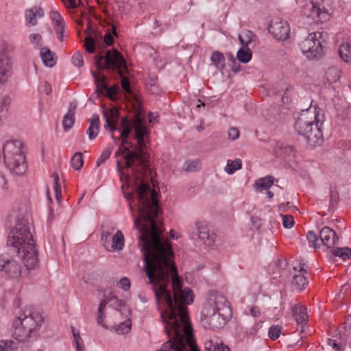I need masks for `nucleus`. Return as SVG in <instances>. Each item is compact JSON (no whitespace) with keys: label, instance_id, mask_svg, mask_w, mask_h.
Segmentation results:
<instances>
[{"label":"nucleus","instance_id":"obj_64","mask_svg":"<svg viewBox=\"0 0 351 351\" xmlns=\"http://www.w3.org/2000/svg\"><path fill=\"white\" fill-rule=\"evenodd\" d=\"M250 313L254 317H256L260 314L258 311H256L255 308H252L250 309Z\"/></svg>","mask_w":351,"mask_h":351},{"label":"nucleus","instance_id":"obj_56","mask_svg":"<svg viewBox=\"0 0 351 351\" xmlns=\"http://www.w3.org/2000/svg\"><path fill=\"white\" fill-rule=\"evenodd\" d=\"M104 318H105L104 311H101V312L98 311L97 319V324L101 326L102 327L106 328L107 326L104 322Z\"/></svg>","mask_w":351,"mask_h":351},{"label":"nucleus","instance_id":"obj_62","mask_svg":"<svg viewBox=\"0 0 351 351\" xmlns=\"http://www.w3.org/2000/svg\"><path fill=\"white\" fill-rule=\"evenodd\" d=\"M56 29V32L57 34V36H58V38L60 40H62L63 39V32H64V30H62L60 32L59 31H58V27H56L55 28Z\"/></svg>","mask_w":351,"mask_h":351},{"label":"nucleus","instance_id":"obj_5","mask_svg":"<svg viewBox=\"0 0 351 351\" xmlns=\"http://www.w3.org/2000/svg\"><path fill=\"white\" fill-rule=\"evenodd\" d=\"M202 316L208 328L223 327L232 317V309L226 298L220 293H211L204 304Z\"/></svg>","mask_w":351,"mask_h":351},{"label":"nucleus","instance_id":"obj_7","mask_svg":"<svg viewBox=\"0 0 351 351\" xmlns=\"http://www.w3.org/2000/svg\"><path fill=\"white\" fill-rule=\"evenodd\" d=\"M121 136L119 138L121 140L118 150L115 152L114 156L118 158L121 156L123 161L117 160V167L119 172L123 169H131V173L136 172L134 164H143L145 158H141L137 152L132 150L134 144L128 140L129 135L131 132V127L128 128H122L121 130Z\"/></svg>","mask_w":351,"mask_h":351},{"label":"nucleus","instance_id":"obj_33","mask_svg":"<svg viewBox=\"0 0 351 351\" xmlns=\"http://www.w3.org/2000/svg\"><path fill=\"white\" fill-rule=\"evenodd\" d=\"M29 42L32 45L34 49H38L40 51L42 49H44L45 47H43V37L39 34H31L29 36Z\"/></svg>","mask_w":351,"mask_h":351},{"label":"nucleus","instance_id":"obj_23","mask_svg":"<svg viewBox=\"0 0 351 351\" xmlns=\"http://www.w3.org/2000/svg\"><path fill=\"white\" fill-rule=\"evenodd\" d=\"M14 328L13 336L19 341H26L30 337L31 332L27 330L25 327L16 324V319L13 323Z\"/></svg>","mask_w":351,"mask_h":351},{"label":"nucleus","instance_id":"obj_52","mask_svg":"<svg viewBox=\"0 0 351 351\" xmlns=\"http://www.w3.org/2000/svg\"><path fill=\"white\" fill-rule=\"evenodd\" d=\"M339 201V195L337 191H330V207L333 208L335 207Z\"/></svg>","mask_w":351,"mask_h":351},{"label":"nucleus","instance_id":"obj_3","mask_svg":"<svg viewBox=\"0 0 351 351\" xmlns=\"http://www.w3.org/2000/svg\"><path fill=\"white\" fill-rule=\"evenodd\" d=\"M31 225L27 219H21L10 232L7 240L8 247L23 261L27 270L35 268L38 263L36 242L30 231Z\"/></svg>","mask_w":351,"mask_h":351},{"label":"nucleus","instance_id":"obj_8","mask_svg":"<svg viewBox=\"0 0 351 351\" xmlns=\"http://www.w3.org/2000/svg\"><path fill=\"white\" fill-rule=\"evenodd\" d=\"M23 147V143L17 140L8 141L3 147L5 165L16 175L25 173L27 167Z\"/></svg>","mask_w":351,"mask_h":351},{"label":"nucleus","instance_id":"obj_30","mask_svg":"<svg viewBox=\"0 0 351 351\" xmlns=\"http://www.w3.org/2000/svg\"><path fill=\"white\" fill-rule=\"evenodd\" d=\"M254 37V34L252 31L245 29L239 35V40L243 47H248L249 44L252 42Z\"/></svg>","mask_w":351,"mask_h":351},{"label":"nucleus","instance_id":"obj_40","mask_svg":"<svg viewBox=\"0 0 351 351\" xmlns=\"http://www.w3.org/2000/svg\"><path fill=\"white\" fill-rule=\"evenodd\" d=\"M332 254L335 256L341 258L343 261L347 260L351 256V250L349 247H337L332 250Z\"/></svg>","mask_w":351,"mask_h":351},{"label":"nucleus","instance_id":"obj_43","mask_svg":"<svg viewBox=\"0 0 351 351\" xmlns=\"http://www.w3.org/2000/svg\"><path fill=\"white\" fill-rule=\"evenodd\" d=\"M112 152V149L110 147L106 148L101 154L100 156L97 160L96 166L99 167L101 164L104 163L105 161L109 158Z\"/></svg>","mask_w":351,"mask_h":351},{"label":"nucleus","instance_id":"obj_26","mask_svg":"<svg viewBox=\"0 0 351 351\" xmlns=\"http://www.w3.org/2000/svg\"><path fill=\"white\" fill-rule=\"evenodd\" d=\"M204 350L205 351H230V348L222 341L213 339L207 340L204 343Z\"/></svg>","mask_w":351,"mask_h":351},{"label":"nucleus","instance_id":"obj_1","mask_svg":"<svg viewBox=\"0 0 351 351\" xmlns=\"http://www.w3.org/2000/svg\"><path fill=\"white\" fill-rule=\"evenodd\" d=\"M144 256L145 272L152 286L165 330L170 338L156 351H200L194 339L188 305L194 295L182 288V279L171 259L173 252L168 239L138 243Z\"/></svg>","mask_w":351,"mask_h":351},{"label":"nucleus","instance_id":"obj_54","mask_svg":"<svg viewBox=\"0 0 351 351\" xmlns=\"http://www.w3.org/2000/svg\"><path fill=\"white\" fill-rule=\"evenodd\" d=\"M72 333L74 338L75 346L84 343L83 340L80 335V332L78 331L76 332L74 327H72Z\"/></svg>","mask_w":351,"mask_h":351},{"label":"nucleus","instance_id":"obj_44","mask_svg":"<svg viewBox=\"0 0 351 351\" xmlns=\"http://www.w3.org/2000/svg\"><path fill=\"white\" fill-rule=\"evenodd\" d=\"M68 10H76L82 4V0H61Z\"/></svg>","mask_w":351,"mask_h":351},{"label":"nucleus","instance_id":"obj_58","mask_svg":"<svg viewBox=\"0 0 351 351\" xmlns=\"http://www.w3.org/2000/svg\"><path fill=\"white\" fill-rule=\"evenodd\" d=\"M104 41L107 45H111L113 43V37L110 34V32H108L105 34Z\"/></svg>","mask_w":351,"mask_h":351},{"label":"nucleus","instance_id":"obj_24","mask_svg":"<svg viewBox=\"0 0 351 351\" xmlns=\"http://www.w3.org/2000/svg\"><path fill=\"white\" fill-rule=\"evenodd\" d=\"M40 56L43 64L47 67H52L56 63L55 54L48 47H45L41 49Z\"/></svg>","mask_w":351,"mask_h":351},{"label":"nucleus","instance_id":"obj_61","mask_svg":"<svg viewBox=\"0 0 351 351\" xmlns=\"http://www.w3.org/2000/svg\"><path fill=\"white\" fill-rule=\"evenodd\" d=\"M106 304L107 302L105 300H102L99 304L98 311H104Z\"/></svg>","mask_w":351,"mask_h":351},{"label":"nucleus","instance_id":"obj_14","mask_svg":"<svg viewBox=\"0 0 351 351\" xmlns=\"http://www.w3.org/2000/svg\"><path fill=\"white\" fill-rule=\"evenodd\" d=\"M269 32L277 40H285L289 36L290 27L287 21L276 19L271 21Z\"/></svg>","mask_w":351,"mask_h":351},{"label":"nucleus","instance_id":"obj_63","mask_svg":"<svg viewBox=\"0 0 351 351\" xmlns=\"http://www.w3.org/2000/svg\"><path fill=\"white\" fill-rule=\"evenodd\" d=\"M76 351H84V343L75 345Z\"/></svg>","mask_w":351,"mask_h":351},{"label":"nucleus","instance_id":"obj_31","mask_svg":"<svg viewBox=\"0 0 351 351\" xmlns=\"http://www.w3.org/2000/svg\"><path fill=\"white\" fill-rule=\"evenodd\" d=\"M75 122V112L73 110H69L64 115L62 120V126L65 131H69Z\"/></svg>","mask_w":351,"mask_h":351},{"label":"nucleus","instance_id":"obj_25","mask_svg":"<svg viewBox=\"0 0 351 351\" xmlns=\"http://www.w3.org/2000/svg\"><path fill=\"white\" fill-rule=\"evenodd\" d=\"M275 154L277 157L288 158L294 156V151L291 146L284 145L283 143L277 144L274 149Z\"/></svg>","mask_w":351,"mask_h":351},{"label":"nucleus","instance_id":"obj_46","mask_svg":"<svg viewBox=\"0 0 351 351\" xmlns=\"http://www.w3.org/2000/svg\"><path fill=\"white\" fill-rule=\"evenodd\" d=\"M327 343L337 351H342L345 348V345L339 343L337 341V340L330 338L328 339Z\"/></svg>","mask_w":351,"mask_h":351},{"label":"nucleus","instance_id":"obj_27","mask_svg":"<svg viewBox=\"0 0 351 351\" xmlns=\"http://www.w3.org/2000/svg\"><path fill=\"white\" fill-rule=\"evenodd\" d=\"M212 63L218 70L222 71L225 68V57L223 54L218 51H214L210 57Z\"/></svg>","mask_w":351,"mask_h":351},{"label":"nucleus","instance_id":"obj_17","mask_svg":"<svg viewBox=\"0 0 351 351\" xmlns=\"http://www.w3.org/2000/svg\"><path fill=\"white\" fill-rule=\"evenodd\" d=\"M319 239L322 243L328 247L337 244L339 239L336 232L328 226L322 228L319 231Z\"/></svg>","mask_w":351,"mask_h":351},{"label":"nucleus","instance_id":"obj_45","mask_svg":"<svg viewBox=\"0 0 351 351\" xmlns=\"http://www.w3.org/2000/svg\"><path fill=\"white\" fill-rule=\"evenodd\" d=\"M282 224L285 228H291L294 225V219L293 217L290 215H282Z\"/></svg>","mask_w":351,"mask_h":351},{"label":"nucleus","instance_id":"obj_42","mask_svg":"<svg viewBox=\"0 0 351 351\" xmlns=\"http://www.w3.org/2000/svg\"><path fill=\"white\" fill-rule=\"evenodd\" d=\"M306 239L309 243H312V247L315 249L319 247L320 245L317 243L319 239H320L319 236L318 237L313 231L308 232Z\"/></svg>","mask_w":351,"mask_h":351},{"label":"nucleus","instance_id":"obj_16","mask_svg":"<svg viewBox=\"0 0 351 351\" xmlns=\"http://www.w3.org/2000/svg\"><path fill=\"white\" fill-rule=\"evenodd\" d=\"M292 313L300 333L304 332V327L308 321L306 308L304 306L295 304L292 308Z\"/></svg>","mask_w":351,"mask_h":351},{"label":"nucleus","instance_id":"obj_12","mask_svg":"<svg viewBox=\"0 0 351 351\" xmlns=\"http://www.w3.org/2000/svg\"><path fill=\"white\" fill-rule=\"evenodd\" d=\"M91 74L96 84L97 91L99 94L107 95L110 100L114 101L119 90V86L115 84L112 87H108L106 82V78L104 75H97L94 71H91Z\"/></svg>","mask_w":351,"mask_h":351},{"label":"nucleus","instance_id":"obj_6","mask_svg":"<svg viewBox=\"0 0 351 351\" xmlns=\"http://www.w3.org/2000/svg\"><path fill=\"white\" fill-rule=\"evenodd\" d=\"M97 69L117 71L121 78V84L123 89L130 92V84L128 77L123 75L128 71L127 64L123 56L117 49H110L105 54L98 53L95 57Z\"/></svg>","mask_w":351,"mask_h":351},{"label":"nucleus","instance_id":"obj_38","mask_svg":"<svg viewBox=\"0 0 351 351\" xmlns=\"http://www.w3.org/2000/svg\"><path fill=\"white\" fill-rule=\"evenodd\" d=\"M274 178L271 176H268L265 178H260L256 183V184L261 190H268L274 183Z\"/></svg>","mask_w":351,"mask_h":351},{"label":"nucleus","instance_id":"obj_55","mask_svg":"<svg viewBox=\"0 0 351 351\" xmlns=\"http://www.w3.org/2000/svg\"><path fill=\"white\" fill-rule=\"evenodd\" d=\"M228 136L232 140H236L239 136V131L237 128H231L228 130Z\"/></svg>","mask_w":351,"mask_h":351},{"label":"nucleus","instance_id":"obj_19","mask_svg":"<svg viewBox=\"0 0 351 351\" xmlns=\"http://www.w3.org/2000/svg\"><path fill=\"white\" fill-rule=\"evenodd\" d=\"M308 6L310 7L309 16L313 19L322 22L328 19V12L317 4V2L313 1L309 3Z\"/></svg>","mask_w":351,"mask_h":351},{"label":"nucleus","instance_id":"obj_53","mask_svg":"<svg viewBox=\"0 0 351 351\" xmlns=\"http://www.w3.org/2000/svg\"><path fill=\"white\" fill-rule=\"evenodd\" d=\"M112 233L109 231H104L101 234V241H103L104 246L109 244L110 239L112 237Z\"/></svg>","mask_w":351,"mask_h":351},{"label":"nucleus","instance_id":"obj_22","mask_svg":"<svg viewBox=\"0 0 351 351\" xmlns=\"http://www.w3.org/2000/svg\"><path fill=\"white\" fill-rule=\"evenodd\" d=\"M100 125L99 117L97 114H93L89 119V127L86 130V134L90 140L95 139L99 133Z\"/></svg>","mask_w":351,"mask_h":351},{"label":"nucleus","instance_id":"obj_13","mask_svg":"<svg viewBox=\"0 0 351 351\" xmlns=\"http://www.w3.org/2000/svg\"><path fill=\"white\" fill-rule=\"evenodd\" d=\"M198 239L206 246H213L217 238L214 230L205 221H199L195 223Z\"/></svg>","mask_w":351,"mask_h":351},{"label":"nucleus","instance_id":"obj_48","mask_svg":"<svg viewBox=\"0 0 351 351\" xmlns=\"http://www.w3.org/2000/svg\"><path fill=\"white\" fill-rule=\"evenodd\" d=\"M72 62L77 67L82 66L84 65L82 55L80 53H75L72 57Z\"/></svg>","mask_w":351,"mask_h":351},{"label":"nucleus","instance_id":"obj_59","mask_svg":"<svg viewBox=\"0 0 351 351\" xmlns=\"http://www.w3.org/2000/svg\"><path fill=\"white\" fill-rule=\"evenodd\" d=\"M121 129L130 128V125L128 117H125L122 118L121 121Z\"/></svg>","mask_w":351,"mask_h":351},{"label":"nucleus","instance_id":"obj_50","mask_svg":"<svg viewBox=\"0 0 351 351\" xmlns=\"http://www.w3.org/2000/svg\"><path fill=\"white\" fill-rule=\"evenodd\" d=\"M104 111L108 112L111 120L114 122H117V119L119 117V112L117 108H113Z\"/></svg>","mask_w":351,"mask_h":351},{"label":"nucleus","instance_id":"obj_37","mask_svg":"<svg viewBox=\"0 0 351 351\" xmlns=\"http://www.w3.org/2000/svg\"><path fill=\"white\" fill-rule=\"evenodd\" d=\"M132 323L130 319L121 322L115 326V331L119 335H126L131 331Z\"/></svg>","mask_w":351,"mask_h":351},{"label":"nucleus","instance_id":"obj_2","mask_svg":"<svg viewBox=\"0 0 351 351\" xmlns=\"http://www.w3.org/2000/svg\"><path fill=\"white\" fill-rule=\"evenodd\" d=\"M134 128L136 144H134L132 150L137 152L141 158H145V160L143 164L134 165L136 172L125 176L132 191L125 193L124 197L129 202L130 210L134 217V225L138 230V243H142L143 239L152 241L165 240L162 237V230L156 220L159 212L157 193L143 180V177L149 171V156L145 151V142L148 131L139 117L136 119Z\"/></svg>","mask_w":351,"mask_h":351},{"label":"nucleus","instance_id":"obj_35","mask_svg":"<svg viewBox=\"0 0 351 351\" xmlns=\"http://www.w3.org/2000/svg\"><path fill=\"white\" fill-rule=\"evenodd\" d=\"M51 18L55 24V28L58 27V31L60 32L62 30H64V19L58 12H51Z\"/></svg>","mask_w":351,"mask_h":351},{"label":"nucleus","instance_id":"obj_39","mask_svg":"<svg viewBox=\"0 0 351 351\" xmlns=\"http://www.w3.org/2000/svg\"><path fill=\"white\" fill-rule=\"evenodd\" d=\"M98 41L93 36H88L85 39L84 47L86 50L90 53H93L95 51Z\"/></svg>","mask_w":351,"mask_h":351},{"label":"nucleus","instance_id":"obj_47","mask_svg":"<svg viewBox=\"0 0 351 351\" xmlns=\"http://www.w3.org/2000/svg\"><path fill=\"white\" fill-rule=\"evenodd\" d=\"M13 346L12 341H1L0 351H12L14 349Z\"/></svg>","mask_w":351,"mask_h":351},{"label":"nucleus","instance_id":"obj_34","mask_svg":"<svg viewBox=\"0 0 351 351\" xmlns=\"http://www.w3.org/2000/svg\"><path fill=\"white\" fill-rule=\"evenodd\" d=\"M51 178L53 179V188L55 192V196L56 199L58 201V202H60L61 198H62V194H61V186L60 183V179L59 176L57 172H53Z\"/></svg>","mask_w":351,"mask_h":351},{"label":"nucleus","instance_id":"obj_36","mask_svg":"<svg viewBox=\"0 0 351 351\" xmlns=\"http://www.w3.org/2000/svg\"><path fill=\"white\" fill-rule=\"evenodd\" d=\"M71 167L78 171L84 165L83 155L81 152H76L71 159Z\"/></svg>","mask_w":351,"mask_h":351},{"label":"nucleus","instance_id":"obj_18","mask_svg":"<svg viewBox=\"0 0 351 351\" xmlns=\"http://www.w3.org/2000/svg\"><path fill=\"white\" fill-rule=\"evenodd\" d=\"M125 245V239L123 232L117 230L109 241V244L105 248L110 252L121 251Z\"/></svg>","mask_w":351,"mask_h":351},{"label":"nucleus","instance_id":"obj_4","mask_svg":"<svg viewBox=\"0 0 351 351\" xmlns=\"http://www.w3.org/2000/svg\"><path fill=\"white\" fill-rule=\"evenodd\" d=\"M325 117L323 111L316 106L302 110L298 117L294 128L303 136L309 145L315 147L324 141L322 125Z\"/></svg>","mask_w":351,"mask_h":351},{"label":"nucleus","instance_id":"obj_15","mask_svg":"<svg viewBox=\"0 0 351 351\" xmlns=\"http://www.w3.org/2000/svg\"><path fill=\"white\" fill-rule=\"evenodd\" d=\"M0 271L10 278H17L22 274L21 266L14 259L0 258Z\"/></svg>","mask_w":351,"mask_h":351},{"label":"nucleus","instance_id":"obj_49","mask_svg":"<svg viewBox=\"0 0 351 351\" xmlns=\"http://www.w3.org/2000/svg\"><path fill=\"white\" fill-rule=\"evenodd\" d=\"M197 162L195 160H187L184 165V169L186 171H193L197 168Z\"/></svg>","mask_w":351,"mask_h":351},{"label":"nucleus","instance_id":"obj_28","mask_svg":"<svg viewBox=\"0 0 351 351\" xmlns=\"http://www.w3.org/2000/svg\"><path fill=\"white\" fill-rule=\"evenodd\" d=\"M103 116L105 120L104 128L106 130H109V131L111 133V138L114 140V142L116 143L117 141H119V138H116L113 134V132L118 130L116 125L117 122H114L112 120H111L110 117L108 116V112L105 111H103Z\"/></svg>","mask_w":351,"mask_h":351},{"label":"nucleus","instance_id":"obj_21","mask_svg":"<svg viewBox=\"0 0 351 351\" xmlns=\"http://www.w3.org/2000/svg\"><path fill=\"white\" fill-rule=\"evenodd\" d=\"M293 275L292 284L298 290L302 291L306 288V286L308 285V280L305 276L307 273L306 270L304 269V267H301L299 270L296 271Z\"/></svg>","mask_w":351,"mask_h":351},{"label":"nucleus","instance_id":"obj_10","mask_svg":"<svg viewBox=\"0 0 351 351\" xmlns=\"http://www.w3.org/2000/svg\"><path fill=\"white\" fill-rule=\"evenodd\" d=\"M322 32L310 33L308 37L300 44L302 53L308 59H319L322 56Z\"/></svg>","mask_w":351,"mask_h":351},{"label":"nucleus","instance_id":"obj_57","mask_svg":"<svg viewBox=\"0 0 351 351\" xmlns=\"http://www.w3.org/2000/svg\"><path fill=\"white\" fill-rule=\"evenodd\" d=\"M326 74L327 75H329V74H335V77H334V79L332 80H330L329 78H327L328 81L331 82V81H335L336 80V77L339 78V71L336 69V68H333V67H330L328 69V71H326Z\"/></svg>","mask_w":351,"mask_h":351},{"label":"nucleus","instance_id":"obj_11","mask_svg":"<svg viewBox=\"0 0 351 351\" xmlns=\"http://www.w3.org/2000/svg\"><path fill=\"white\" fill-rule=\"evenodd\" d=\"M14 50V47L7 43H0V84L7 80L12 66L9 53Z\"/></svg>","mask_w":351,"mask_h":351},{"label":"nucleus","instance_id":"obj_51","mask_svg":"<svg viewBox=\"0 0 351 351\" xmlns=\"http://www.w3.org/2000/svg\"><path fill=\"white\" fill-rule=\"evenodd\" d=\"M119 285H120V287L123 291H128L130 289V286H131L130 281L129 278L127 277L121 278L119 280Z\"/></svg>","mask_w":351,"mask_h":351},{"label":"nucleus","instance_id":"obj_29","mask_svg":"<svg viewBox=\"0 0 351 351\" xmlns=\"http://www.w3.org/2000/svg\"><path fill=\"white\" fill-rule=\"evenodd\" d=\"M252 57V53L248 47H243L237 53V58L239 62L246 64L249 62Z\"/></svg>","mask_w":351,"mask_h":351},{"label":"nucleus","instance_id":"obj_32","mask_svg":"<svg viewBox=\"0 0 351 351\" xmlns=\"http://www.w3.org/2000/svg\"><path fill=\"white\" fill-rule=\"evenodd\" d=\"M242 166L241 160L237 158L234 160H228L225 167V171L228 174L234 173L237 170L240 169Z\"/></svg>","mask_w":351,"mask_h":351},{"label":"nucleus","instance_id":"obj_60","mask_svg":"<svg viewBox=\"0 0 351 351\" xmlns=\"http://www.w3.org/2000/svg\"><path fill=\"white\" fill-rule=\"evenodd\" d=\"M44 91L47 95H49L51 93V87L47 82L43 85Z\"/></svg>","mask_w":351,"mask_h":351},{"label":"nucleus","instance_id":"obj_9","mask_svg":"<svg viewBox=\"0 0 351 351\" xmlns=\"http://www.w3.org/2000/svg\"><path fill=\"white\" fill-rule=\"evenodd\" d=\"M43 321L42 313L29 306L21 308L16 313V324L23 326L31 333L38 330Z\"/></svg>","mask_w":351,"mask_h":351},{"label":"nucleus","instance_id":"obj_41","mask_svg":"<svg viewBox=\"0 0 351 351\" xmlns=\"http://www.w3.org/2000/svg\"><path fill=\"white\" fill-rule=\"evenodd\" d=\"M281 331H282V327L280 326L272 325L269 329V332H268L269 337L271 340H276L280 337V335L281 334Z\"/></svg>","mask_w":351,"mask_h":351},{"label":"nucleus","instance_id":"obj_20","mask_svg":"<svg viewBox=\"0 0 351 351\" xmlns=\"http://www.w3.org/2000/svg\"><path fill=\"white\" fill-rule=\"evenodd\" d=\"M44 16V12L40 7L34 6L25 11V21L28 26H35L37 24L36 17L41 18Z\"/></svg>","mask_w":351,"mask_h":351}]
</instances>
